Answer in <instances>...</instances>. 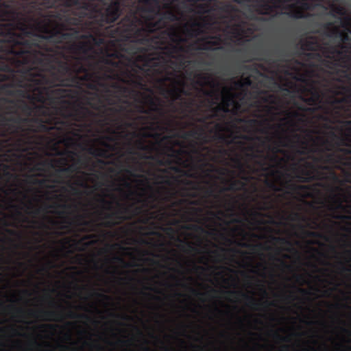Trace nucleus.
<instances>
[{
  "label": "nucleus",
  "instance_id": "1",
  "mask_svg": "<svg viewBox=\"0 0 351 351\" xmlns=\"http://www.w3.org/2000/svg\"><path fill=\"white\" fill-rule=\"evenodd\" d=\"M161 10L158 0H138V11L127 14L117 25L106 28V34L119 43V49L102 51L100 58L104 80H119L120 76H129V68L133 64L134 56L144 49L140 45L149 47L159 43V36L152 35L167 28L169 23L178 21L176 13L169 9Z\"/></svg>",
  "mask_w": 351,
  "mask_h": 351
},
{
  "label": "nucleus",
  "instance_id": "2",
  "mask_svg": "<svg viewBox=\"0 0 351 351\" xmlns=\"http://www.w3.org/2000/svg\"><path fill=\"white\" fill-rule=\"evenodd\" d=\"M20 63L12 62L10 60H0V71L7 74H0V81L6 82L12 80V86L19 88L8 90L10 85L3 84L1 89L7 95L17 96L32 100L35 102L45 104L51 89L55 87L73 86L80 88L84 82L89 80H82L80 83H75L68 75H62L58 71L36 67L42 66L45 60L38 62L26 60Z\"/></svg>",
  "mask_w": 351,
  "mask_h": 351
},
{
  "label": "nucleus",
  "instance_id": "3",
  "mask_svg": "<svg viewBox=\"0 0 351 351\" xmlns=\"http://www.w3.org/2000/svg\"><path fill=\"white\" fill-rule=\"evenodd\" d=\"M93 34L88 32L80 36V40L73 43L68 47V50L73 56L69 57L64 54L62 55L64 60L51 57L41 51L39 43L36 44V50L44 54V64L36 65L35 67L50 70L58 72L61 75H68L76 84L82 81H90L93 78V73L88 71V69L84 64V62L93 60L94 47H100L105 45V39L101 36L100 30L97 29Z\"/></svg>",
  "mask_w": 351,
  "mask_h": 351
},
{
  "label": "nucleus",
  "instance_id": "4",
  "mask_svg": "<svg viewBox=\"0 0 351 351\" xmlns=\"http://www.w3.org/2000/svg\"><path fill=\"white\" fill-rule=\"evenodd\" d=\"M34 25L28 27L25 21L19 19L10 23L0 24V56L1 60H10L12 62L30 60L38 62L45 60V56L36 49L37 42L25 39L34 35V31L39 32L37 23L49 25L43 21L31 17Z\"/></svg>",
  "mask_w": 351,
  "mask_h": 351
},
{
  "label": "nucleus",
  "instance_id": "5",
  "mask_svg": "<svg viewBox=\"0 0 351 351\" xmlns=\"http://www.w3.org/2000/svg\"><path fill=\"white\" fill-rule=\"evenodd\" d=\"M83 3H90L95 6L94 9L86 8L82 5L75 4L73 5H66L62 1H58V4H61L65 8H75L77 11L73 14L78 16V18L71 17L69 16L62 15L61 14H56L51 15L50 16L55 17L58 21L62 22H54L53 26L58 23H63L67 26L68 28L71 27H78L82 25V20L88 19L91 20L93 23L97 25V29L100 30L104 25H109L114 23L117 21L119 16L121 15V9L127 6L129 3V0H83ZM58 5H56L57 6ZM52 8H55L57 6ZM42 5H38L36 9L29 8V14H32L34 11L40 10Z\"/></svg>",
  "mask_w": 351,
  "mask_h": 351
},
{
  "label": "nucleus",
  "instance_id": "6",
  "mask_svg": "<svg viewBox=\"0 0 351 351\" xmlns=\"http://www.w3.org/2000/svg\"><path fill=\"white\" fill-rule=\"evenodd\" d=\"M223 92L226 95L222 97L221 103L217 104L212 108V115H207L206 117L197 119V122L204 123L206 120H210L215 117L223 118L224 115L220 114V112L228 114L230 112L236 114L240 109L239 103L236 101V98L243 99L245 95L241 93H232L230 88H223Z\"/></svg>",
  "mask_w": 351,
  "mask_h": 351
},
{
  "label": "nucleus",
  "instance_id": "7",
  "mask_svg": "<svg viewBox=\"0 0 351 351\" xmlns=\"http://www.w3.org/2000/svg\"><path fill=\"white\" fill-rule=\"evenodd\" d=\"M39 32L49 35L48 38L56 39V43H62L64 41L80 40L79 29L77 27H67L65 24L58 23L52 27L43 24L41 21L37 22Z\"/></svg>",
  "mask_w": 351,
  "mask_h": 351
},
{
  "label": "nucleus",
  "instance_id": "8",
  "mask_svg": "<svg viewBox=\"0 0 351 351\" xmlns=\"http://www.w3.org/2000/svg\"><path fill=\"white\" fill-rule=\"evenodd\" d=\"M0 101L12 105L8 107V109H10V112H8V113L17 114L16 109H19L24 114H25L26 117L32 116L34 110H36V112L43 117L51 116L49 113V109L45 108L43 104L35 105L33 107L23 100L10 99L5 97H1Z\"/></svg>",
  "mask_w": 351,
  "mask_h": 351
},
{
  "label": "nucleus",
  "instance_id": "9",
  "mask_svg": "<svg viewBox=\"0 0 351 351\" xmlns=\"http://www.w3.org/2000/svg\"><path fill=\"white\" fill-rule=\"evenodd\" d=\"M333 24L332 23H327L323 25V28L325 29V35L330 36L332 34L335 35L339 37L340 40H341L342 43H339L338 48L335 47H330L329 49V53L330 54H336L339 56H341L342 62H345V61H348L350 60V56L347 54L343 53V50L347 49V47L344 45L350 41V37H349L348 34L345 32H341L337 29V27H334L331 29Z\"/></svg>",
  "mask_w": 351,
  "mask_h": 351
},
{
  "label": "nucleus",
  "instance_id": "10",
  "mask_svg": "<svg viewBox=\"0 0 351 351\" xmlns=\"http://www.w3.org/2000/svg\"><path fill=\"white\" fill-rule=\"evenodd\" d=\"M46 117V119L40 117L32 118V123L36 125V129L34 130V132L49 133L54 130L62 131V129L59 125H66V121L60 120L56 117L52 115Z\"/></svg>",
  "mask_w": 351,
  "mask_h": 351
},
{
  "label": "nucleus",
  "instance_id": "11",
  "mask_svg": "<svg viewBox=\"0 0 351 351\" xmlns=\"http://www.w3.org/2000/svg\"><path fill=\"white\" fill-rule=\"evenodd\" d=\"M15 116L7 117L5 114L0 113V122L2 125H8L12 130V133L18 134L19 132H22L21 124L32 123V118L29 117H22L19 114H14Z\"/></svg>",
  "mask_w": 351,
  "mask_h": 351
},
{
  "label": "nucleus",
  "instance_id": "12",
  "mask_svg": "<svg viewBox=\"0 0 351 351\" xmlns=\"http://www.w3.org/2000/svg\"><path fill=\"white\" fill-rule=\"evenodd\" d=\"M58 1L63 2L67 6L82 5L86 8H90L92 10L95 8V5L90 3H84L83 0H31L29 2V6H31L32 9H36L38 5L50 8L56 6Z\"/></svg>",
  "mask_w": 351,
  "mask_h": 351
},
{
  "label": "nucleus",
  "instance_id": "13",
  "mask_svg": "<svg viewBox=\"0 0 351 351\" xmlns=\"http://www.w3.org/2000/svg\"><path fill=\"white\" fill-rule=\"evenodd\" d=\"M288 9L291 11L281 12V14H284L291 19H302L306 17L304 10H310L311 5L307 2H302L300 8H297L293 4H291L288 5Z\"/></svg>",
  "mask_w": 351,
  "mask_h": 351
},
{
  "label": "nucleus",
  "instance_id": "14",
  "mask_svg": "<svg viewBox=\"0 0 351 351\" xmlns=\"http://www.w3.org/2000/svg\"><path fill=\"white\" fill-rule=\"evenodd\" d=\"M84 112L87 114H90V111L84 107H81L80 110H75V112H72L69 110L68 106H62L60 107V115L64 119H71L75 121H81V112Z\"/></svg>",
  "mask_w": 351,
  "mask_h": 351
},
{
  "label": "nucleus",
  "instance_id": "15",
  "mask_svg": "<svg viewBox=\"0 0 351 351\" xmlns=\"http://www.w3.org/2000/svg\"><path fill=\"white\" fill-rule=\"evenodd\" d=\"M117 207H119V210H117L114 213L108 214L107 215H106V218H107V219L114 218L117 220H119L120 221H123L129 219L130 217L125 216L126 215L129 214V213H130L129 206H124L123 204H121L119 202H117Z\"/></svg>",
  "mask_w": 351,
  "mask_h": 351
},
{
  "label": "nucleus",
  "instance_id": "16",
  "mask_svg": "<svg viewBox=\"0 0 351 351\" xmlns=\"http://www.w3.org/2000/svg\"><path fill=\"white\" fill-rule=\"evenodd\" d=\"M272 0H267V1H263L262 2H258L254 4V8L256 13L261 15L269 16L274 12V9L276 8L275 5H269L268 2H271Z\"/></svg>",
  "mask_w": 351,
  "mask_h": 351
},
{
  "label": "nucleus",
  "instance_id": "17",
  "mask_svg": "<svg viewBox=\"0 0 351 351\" xmlns=\"http://www.w3.org/2000/svg\"><path fill=\"white\" fill-rule=\"evenodd\" d=\"M203 25H202L198 21H195L192 23L191 27H188L186 25L185 26L186 34L190 38H193L199 36L203 33L202 30V27Z\"/></svg>",
  "mask_w": 351,
  "mask_h": 351
},
{
  "label": "nucleus",
  "instance_id": "18",
  "mask_svg": "<svg viewBox=\"0 0 351 351\" xmlns=\"http://www.w3.org/2000/svg\"><path fill=\"white\" fill-rule=\"evenodd\" d=\"M168 94L169 96L172 97L173 101L180 99V96L182 94L186 95V92L183 88H174L171 90H167L165 88H162L161 90V94Z\"/></svg>",
  "mask_w": 351,
  "mask_h": 351
},
{
  "label": "nucleus",
  "instance_id": "19",
  "mask_svg": "<svg viewBox=\"0 0 351 351\" xmlns=\"http://www.w3.org/2000/svg\"><path fill=\"white\" fill-rule=\"evenodd\" d=\"M342 90L346 93V96L341 98H335L332 101L334 105L351 103V86H342Z\"/></svg>",
  "mask_w": 351,
  "mask_h": 351
},
{
  "label": "nucleus",
  "instance_id": "20",
  "mask_svg": "<svg viewBox=\"0 0 351 351\" xmlns=\"http://www.w3.org/2000/svg\"><path fill=\"white\" fill-rule=\"evenodd\" d=\"M213 2L197 3L193 5L197 8V12H199V14H208L215 10V8L213 6Z\"/></svg>",
  "mask_w": 351,
  "mask_h": 351
},
{
  "label": "nucleus",
  "instance_id": "21",
  "mask_svg": "<svg viewBox=\"0 0 351 351\" xmlns=\"http://www.w3.org/2000/svg\"><path fill=\"white\" fill-rule=\"evenodd\" d=\"M245 187V183L241 180L232 179L230 180L229 186L223 189L226 191H235Z\"/></svg>",
  "mask_w": 351,
  "mask_h": 351
},
{
  "label": "nucleus",
  "instance_id": "22",
  "mask_svg": "<svg viewBox=\"0 0 351 351\" xmlns=\"http://www.w3.org/2000/svg\"><path fill=\"white\" fill-rule=\"evenodd\" d=\"M300 181L304 183H309L315 180H317L315 176L313 175L312 171L307 169L302 170V175L298 176Z\"/></svg>",
  "mask_w": 351,
  "mask_h": 351
},
{
  "label": "nucleus",
  "instance_id": "23",
  "mask_svg": "<svg viewBox=\"0 0 351 351\" xmlns=\"http://www.w3.org/2000/svg\"><path fill=\"white\" fill-rule=\"evenodd\" d=\"M254 94H256V96H254V97L256 98L261 95H263L264 97H262V101L265 103L274 104V100L276 99V97L273 95L268 94L266 90H257L254 91Z\"/></svg>",
  "mask_w": 351,
  "mask_h": 351
},
{
  "label": "nucleus",
  "instance_id": "24",
  "mask_svg": "<svg viewBox=\"0 0 351 351\" xmlns=\"http://www.w3.org/2000/svg\"><path fill=\"white\" fill-rule=\"evenodd\" d=\"M41 315L46 320L60 321L62 318L61 313L56 311H41Z\"/></svg>",
  "mask_w": 351,
  "mask_h": 351
},
{
  "label": "nucleus",
  "instance_id": "25",
  "mask_svg": "<svg viewBox=\"0 0 351 351\" xmlns=\"http://www.w3.org/2000/svg\"><path fill=\"white\" fill-rule=\"evenodd\" d=\"M228 293L232 294V295H235V294L241 295V296H243V298H244L245 300L248 301L249 305H250V306H252L254 309H257V306H258V305H259V304L258 302H256V301H255V299L253 297L249 296V295H247V294L241 293L239 291H228Z\"/></svg>",
  "mask_w": 351,
  "mask_h": 351
},
{
  "label": "nucleus",
  "instance_id": "26",
  "mask_svg": "<svg viewBox=\"0 0 351 351\" xmlns=\"http://www.w3.org/2000/svg\"><path fill=\"white\" fill-rule=\"evenodd\" d=\"M317 43L314 40H307L302 43V50L306 51H315L317 47Z\"/></svg>",
  "mask_w": 351,
  "mask_h": 351
},
{
  "label": "nucleus",
  "instance_id": "27",
  "mask_svg": "<svg viewBox=\"0 0 351 351\" xmlns=\"http://www.w3.org/2000/svg\"><path fill=\"white\" fill-rule=\"evenodd\" d=\"M146 99H147L148 104H149V106H151L152 111L158 112V113L162 112V109L159 107V104H158V103L156 102V99H154L153 97H152V96L146 97Z\"/></svg>",
  "mask_w": 351,
  "mask_h": 351
},
{
  "label": "nucleus",
  "instance_id": "28",
  "mask_svg": "<svg viewBox=\"0 0 351 351\" xmlns=\"http://www.w3.org/2000/svg\"><path fill=\"white\" fill-rule=\"evenodd\" d=\"M88 153H90V154H91L94 156H99L100 158H107L108 157V156L106 155V154H108V152H106V151L103 149L90 148V149H88Z\"/></svg>",
  "mask_w": 351,
  "mask_h": 351
},
{
  "label": "nucleus",
  "instance_id": "29",
  "mask_svg": "<svg viewBox=\"0 0 351 351\" xmlns=\"http://www.w3.org/2000/svg\"><path fill=\"white\" fill-rule=\"evenodd\" d=\"M304 90H308L310 93L309 98H313L317 99H322V95L320 94L319 90L311 86L309 89L304 88Z\"/></svg>",
  "mask_w": 351,
  "mask_h": 351
},
{
  "label": "nucleus",
  "instance_id": "30",
  "mask_svg": "<svg viewBox=\"0 0 351 351\" xmlns=\"http://www.w3.org/2000/svg\"><path fill=\"white\" fill-rule=\"evenodd\" d=\"M337 145L351 147V134L346 135L343 138H339Z\"/></svg>",
  "mask_w": 351,
  "mask_h": 351
},
{
  "label": "nucleus",
  "instance_id": "31",
  "mask_svg": "<svg viewBox=\"0 0 351 351\" xmlns=\"http://www.w3.org/2000/svg\"><path fill=\"white\" fill-rule=\"evenodd\" d=\"M203 135V129L199 128V130H191L188 131L182 135V138L186 137H196Z\"/></svg>",
  "mask_w": 351,
  "mask_h": 351
},
{
  "label": "nucleus",
  "instance_id": "32",
  "mask_svg": "<svg viewBox=\"0 0 351 351\" xmlns=\"http://www.w3.org/2000/svg\"><path fill=\"white\" fill-rule=\"evenodd\" d=\"M162 33H165L167 35H168L169 38H170V39L172 40L173 41H175V39L178 38V39H180V42H182V39H181L178 36L176 31L175 30V29H173V27H171L165 31H162Z\"/></svg>",
  "mask_w": 351,
  "mask_h": 351
},
{
  "label": "nucleus",
  "instance_id": "33",
  "mask_svg": "<svg viewBox=\"0 0 351 351\" xmlns=\"http://www.w3.org/2000/svg\"><path fill=\"white\" fill-rule=\"evenodd\" d=\"M234 87L236 89L241 90V92L239 93L243 94V95H247V88L249 86H245V84H243L241 81H234Z\"/></svg>",
  "mask_w": 351,
  "mask_h": 351
},
{
  "label": "nucleus",
  "instance_id": "34",
  "mask_svg": "<svg viewBox=\"0 0 351 351\" xmlns=\"http://www.w3.org/2000/svg\"><path fill=\"white\" fill-rule=\"evenodd\" d=\"M76 168L74 165H71L63 168H60L56 170L58 175H62L63 173H71L75 171Z\"/></svg>",
  "mask_w": 351,
  "mask_h": 351
},
{
  "label": "nucleus",
  "instance_id": "35",
  "mask_svg": "<svg viewBox=\"0 0 351 351\" xmlns=\"http://www.w3.org/2000/svg\"><path fill=\"white\" fill-rule=\"evenodd\" d=\"M76 168L74 165H71L63 168H60L56 170L58 175H62L63 173H71L75 171Z\"/></svg>",
  "mask_w": 351,
  "mask_h": 351
},
{
  "label": "nucleus",
  "instance_id": "36",
  "mask_svg": "<svg viewBox=\"0 0 351 351\" xmlns=\"http://www.w3.org/2000/svg\"><path fill=\"white\" fill-rule=\"evenodd\" d=\"M335 14H338L339 16H343L345 14L344 8H343L341 6L339 5H334L332 7V11L329 12V14L330 16L335 17Z\"/></svg>",
  "mask_w": 351,
  "mask_h": 351
},
{
  "label": "nucleus",
  "instance_id": "37",
  "mask_svg": "<svg viewBox=\"0 0 351 351\" xmlns=\"http://www.w3.org/2000/svg\"><path fill=\"white\" fill-rule=\"evenodd\" d=\"M217 45V41L213 40H205L204 43H203L202 46L199 47V49L202 50H213V47Z\"/></svg>",
  "mask_w": 351,
  "mask_h": 351
},
{
  "label": "nucleus",
  "instance_id": "38",
  "mask_svg": "<svg viewBox=\"0 0 351 351\" xmlns=\"http://www.w3.org/2000/svg\"><path fill=\"white\" fill-rule=\"evenodd\" d=\"M302 100L304 103L307 104V105L314 106L318 105L322 99L309 97H302Z\"/></svg>",
  "mask_w": 351,
  "mask_h": 351
},
{
  "label": "nucleus",
  "instance_id": "39",
  "mask_svg": "<svg viewBox=\"0 0 351 351\" xmlns=\"http://www.w3.org/2000/svg\"><path fill=\"white\" fill-rule=\"evenodd\" d=\"M271 239H273L274 242L276 243H280L281 245H291V243L289 241V240L284 237H273Z\"/></svg>",
  "mask_w": 351,
  "mask_h": 351
},
{
  "label": "nucleus",
  "instance_id": "40",
  "mask_svg": "<svg viewBox=\"0 0 351 351\" xmlns=\"http://www.w3.org/2000/svg\"><path fill=\"white\" fill-rule=\"evenodd\" d=\"M169 152H171V154L168 156L171 158L178 157L183 153L182 149H176L172 147H169Z\"/></svg>",
  "mask_w": 351,
  "mask_h": 351
},
{
  "label": "nucleus",
  "instance_id": "41",
  "mask_svg": "<svg viewBox=\"0 0 351 351\" xmlns=\"http://www.w3.org/2000/svg\"><path fill=\"white\" fill-rule=\"evenodd\" d=\"M67 317L70 319H75V318H83V319H89V317L87 315H78L74 313L72 311H70L68 312Z\"/></svg>",
  "mask_w": 351,
  "mask_h": 351
},
{
  "label": "nucleus",
  "instance_id": "42",
  "mask_svg": "<svg viewBox=\"0 0 351 351\" xmlns=\"http://www.w3.org/2000/svg\"><path fill=\"white\" fill-rule=\"evenodd\" d=\"M8 9H9V4L0 0V12H3L4 14H9V12L5 10Z\"/></svg>",
  "mask_w": 351,
  "mask_h": 351
},
{
  "label": "nucleus",
  "instance_id": "43",
  "mask_svg": "<svg viewBox=\"0 0 351 351\" xmlns=\"http://www.w3.org/2000/svg\"><path fill=\"white\" fill-rule=\"evenodd\" d=\"M138 149L146 152H149L152 150V148L150 146L146 145L141 141L138 143Z\"/></svg>",
  "mask_w": 351,
  "mask_h": 351
},
{
  "label": "nucleus",
  "instance_id": "44",
  "mask_svg": "<svg viewBox=\"0 0 351 351\" xmlns=\"http://www.w3.org/2000/svg\"><path fill=\"white\" fill-rule=\"evenodd\" d=\"M171 161L170 160H165L163 159H157V164L161 167H165L166 165H170Z\"/></svg>",
  "mask_w": 351,
  "mask_h": 351
},
{
  "label": "nucleus",
  "instance_id": "45",
  "mask_svg": "<svg viewBox=\"0 0 351 351\" xmlns=\"http://www.w3.org/2000/svg\"><path fill=\"white\" fill-rule=\"evenodd\" d=\"M239 81L243 82V84H245L247 86H249V87H251L252 85L253 84V82L251 80V77L249 76L245 77H244V79H243V80H239Z\"/></svg>",
  "mask_w": 351,
  "mask_h": 351
},
{
  "label": "nucleus",
  "instance_id": "46",
  "mask_svg": "<svg viewBox=\"0 0 351 351\" xmlns=\"http://www.w3.org/2000/svg\"><path fill=\"white\" fill-rule=\"evenodd\" d=\"M187 1L191 3L192 4H197V3H199L214 2L215 0H187Z\"/></svg>",
  "mask_w": 351,
  "mask_h": 351
},
{
  "label": "nucleus",
  "instance_id": "47",
  "mask_svg": "<svg viewBox=\"0 0 351 351\" xmlns=\"http://www.w3.org/2000/svg\"><path fill=\"white\" fill-rule=\"evenodd\" d=\"M170 170L176 173H182L183 171L178 166H171Z\"/></svg>",
  "mask_w": 351,
  "mask_h": 351
},
{
  "label": "nucleus",
  "instance_id": "48",
  "mask_svg": "<svg viewBox=\"0 0 351 351\" xmlns=\"http://www.w3.org/2000/svg\"><path fill=\"white\" fill-rule=\"evenodd\" d=\"M16 144L19 147H23V145H24V140L22 138L21 136H19V137L16 138Z\"/></svg>",
  "mask_w": 351,
  "mask_h": 351
},
{
  "label": "nucleus",
  "instance_id": "49",
  "mask_svg": "<svg viewBox=\"0 0 351 351\" xmlns=\"http://www.w3.org/2000/svg\"><path fill=\"white\" fill-rule=\"evenodd\" d=\"M189 229L190 230H194L195 231H200L202 232H204V229L203 228L200 227V226H190L189 227H188Z\"/></svg>",
  "mask_w": 351,
  "mask_h": 351
},
{
  "label": "nucleus",
  "instance_id": "50",
  "mask_svg": "<svg viewBox=\"0 0 351 351\" xmlns=\"http://www.w3.org/2000/svg\"><path fill=\"white\" fill-rule=\"evenodd\" d=\"M304 56H307V58L309 59H313L316 57H319V54L313 53H304Z\"/></svg>",
  "mask_w": 351,
  "mask_h": 351
},
{
  "label": "nucleus",
  "instance_id": "51",
  "mask_svg": "<svg viewBox=\"0 0 351 351\" xmlns=\"http://www.w3.org/2000/svg\"><path fill=\"white\" fill-rule=\"evenodd\" d=\"M274 337H275V338H276V339H279L280 341H282L287 342L289 341V339H287V337H280L276 332L274 333Z\"/></svg>",
  "mask_w": 351,
  "mask_h": 351
},
{
  "label": "nucleus",
  "instance_id": "52",
  "mask_svg": "<svg viewBox=\"0 0 351 351\" xmlns=\"http://www.w3.org/2000/svg\"><path fill=\"white\" fill-rule=\"evenodd\" d=\"M339 152L345 154L351 155V149L348 148H339Z\"/></svg>",
  "mask_w": 351,
  "mask_h": 351
},
{
  "label": "nucleus",
  "instance_id": "53",
  "mask_svg": "<svg viewBox=\"0 0 351 351\" xmlns=\"http://www.w3.org/2000/svg\"><path fill=\"white\" fill-rule=\"evenodd\" d=\"M298 292H300V294H302L303 295H310V291H307L305 289L298 288Z\"/></svg>",
  "mask_w": 351,
  "mask_h": 351
},
{
  "label": "nucleus",
  "instance_id": "54",
  "mask_svg": "<svg viewBox=\"0 0 351 351\" xmlns=\"http://www.w3.org/2000/svg\"><path fill=\"white\" fill-rule=\"evenodd\" d=\"M207 84H208V86H211L213 88H215V87L218 88L219 87V83L216 82L214 80L208 81V82H207Z\"/></svg>",
  "mask_w": 351,
  "mask_h": 351
},
{
  "label": "nucleus",
  "instance_id": "55",
  "mask_svg": "<svg viewBox=\"0 0 351 351\" xmlns=\"http://www.w3.org/2000/svg\"><path fill=\"white\" fill-rule=\"evenodd\" d=\"M350 21H351V18H350V16H348V17H346V19H344V20H343V21H342V23H341L342 27H346V25H348V23H349Z\"/></svg>",
  "mask_w": 351,
  "mask_h": 351
},
{
  "label": "nucleus",
  "instance_id": "56",
  "mask_svg": "<svg viewBox=\"0 0 351 351\" xmlns=\"http://www.w3.org/2000/svg\"><path fill=\"white\" fill-rule=\"evenodd\" d=\"M336 218L341 220H351L350 215H339Z\"/></svg>",
  "mask_w": 351,
  "mask_h": 351
},
{
  "label": "nucleus",
  "instance_id": "57",
  "mask_svg": "<svg viewBox=\"0 0 351 351\" xmlns=\"http://www.w3.org/2000/svg\"><path fill=\"white\" fill-rule=\"evenodd\" d=\"M307 235L310 237H320L319 233L317 232H308Z\"/></svg>",
  "mask_w": 351,
  "mask_h": 351
},
{
  "label": "nucleus",
  "instance_id": "58",
  "mask_svg": "<svg viewBox=\"0 0 351 351\" xmlns=\"http://www.w3.org/2000/svg\"><path fill=\"white\" fill-rule=\"evenodd\" d=\"M138 111L141 114H148L149 112L148 110L144 108L142 106L138 107Z\"/></svg>",
  "mask_w": 351,
  "mask_h": 351
},
{
  "label": "nucleus",
  "instance_id": "59",
  "mask_svg": "<svg viewBox=\"0 0 351 351\" xmlns=\"http://www.w3.org/2000/svg\"><path fill=\"white\" fill-rule=\"evenodd\" d=\"M94 295L99 297V298H103L104 300H110V298L106 295H103L101 293H94Z\"/></svg>",
  "mask_w": 351,
  "mask_h": 351
},
{
  "label": "nucleus",
  "instance_id": "60",
  "mask_svg": "<svg viewBox=\"0 0 351 351\" xmlns=\"http://www.w3.org/2000/svg\"><path fill=\"white\" fill-rule=\"evenodd\" d=\"M117 224V223L113 222L112 221H107L104 222V226H106V227H111V226H113Z\"/></svg>",
  "mask_w": 351,
  "mask_h": 351
},
{
  "label": "nucleus",
  "instance_id": "61",
  "mask_svg": "<svg viewBox=\"0 0 351 351\" xmlns=\"http://www.w3.org/2000/svg\"><path fill=\"white\" fill-rule=\"evenodd\" d=\"M268 186H269L270 189L276 191H280V189H278L275 184L270 182L268 184Z\"/></svg>",
  "mask_w": 351,
  "mask_h": 351
},
{
  "label": "nucleus",
  "instance_id": "62",
  "mask_svg": "<svg viewBox=\"0 0 351 351\" xmlns=\"http://www.w3.org/2000/svg\"><path fill=\"white\" fill-rule=\"evenodd\" d=\"M300 217V215L298 213H293L292 216H291V220L295 221Z\"/></svg>",
  "mask_w": 351,
  "mask_h": 351
},
{
  "label": "nucleus",
  "instance_id": "63",
  "mask_svg": "<svg viewBox=\"0 0 351 351\" xmlns=\"http://www.w3.org/2000/svg\"><path fill=\"white\" fill-rule=\"evenodd\" d=\"M115 88L119 89V91H121L122 93H126L127 90H128L127 88L123 87V86H119V85L115 86Z\"/></svg>",
  "mask_w": 351,
  "mask_h": 351
},
{
  "label": "nucleus",
  "instance_id": "64",
  "mask_svg": "<svg viewBox=\"0 0 351 351\" xmlns=\"http://www.w3.org/2000/svg\"><path fill=\"white\" fill-rule=\"evenodd\" d=\"M88 88L93 90H97V85L95 84L90 83L88 84Z\"/></svg>",
  "mask_w": 351,
  "mask_h": 351
}]
</instances>
